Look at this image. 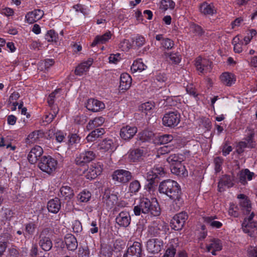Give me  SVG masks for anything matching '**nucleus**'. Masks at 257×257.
<instances>
[{
  "label": "nucleus",
  "mask_w": 257,
  "mask_h": 257,
  "mask_svg": "<svg viewBox=\"0 0 257 257\" xmlns=\"http://www.w3.org/2000/svg\"><path fill=\"white\" fill-rule=\"evenodd\" d=\"M158 191L160 193L166 195L179 205L183 202L181 187L175 181L167 179L162 181L159 184Z\"/></svg>",
  "instance_id": "nucleus-1"
},
{
  "label": "nucleus",
  "mask_w": 257,
  "mask_h": 257,
  "mask_svg": "<svg viewBox=\"0 0 257 257\" xmlns=\"http://www.w3.org/2000/svg\"><path fill=\"white\" fill-rule=\"evenodd\" d=\"M169 230L167 224L163 220L157 219L149 226V232L154 236L165 235Z\"/></svg>",
  "instance_id": "nucleus-2"
},
{
  "label": "nucleus",
  "mask_w": 257,
  "mask_h": 257,
  "mask_svg": "<svg viewBox=\"0 0 257 257\" xmlns=\"http://www.w3.org/2000/svg\"><path fill=\"white\" fill-rule=\"evenodd\" d=\"M57 161L51 156H42L39 163V168L49 174L52 173L56 169Z\"/></svg>",
  "instance_id": "nucleus-3"
},
{
  "label": "nucleus",
  "mask_w": 257,
  "mask_h": 257,
  "mask_svg": "<svg viewBox=\"0 0 257 257\" xmlns=\"http://www.w3.org/2000/svg\"><path fill=\"white\" fill-rule=\"evenodd\" d=\"M163 124L167 127H174L180 121V114L176 110L169 111L165 114L163 119Z\"/></svg>",
  "instance_id": "nucleus-4"
},
{
  "label": "nucleus",
  "mask_w": 257,
  "mask_h": 257,
  "mask_svg": "<svg viewBox=\"0 0 257 257\" xmlns=\"http://www.w3.org/2000/svg\"><path fill=\"white\" fill-rule=\"evenodd\" d=\"M133 176L131 172L123 170L118 169L114 171L112 175V179L122 184H126L132 178Z\"/></svg>",
  "instance_id": "nucleus-5"
},
{
  "label": "nucleus",
  "mask_w": 257,
  "mask_h": 257,
  "mask_svg": "<svg viewBox=\"0 0 257 257\" xmlns=\"http://www.w3.org/2000/svg\"><path fill=\"white\" fill-rule=\"evenodd\" d=\"M188 219V215L185 212H181L176 214L171 220L170 226L175 230L182 229Z\"/></svg>",
  "instance_id": "nucleus-6"
},
{
  "label": "nucleus",
  "mask_w": 257,
  "mask_h": 257,
  "mask_svg": "<svg viewBox=\"0 0 257 257\" xmlns=\"http://www.w3.org/2000/svg\"><path fill=\"white\" fill-rule=\"evenodd\" d=\"M150 206L151 201L149 199L141 198L139 203L134 206V214L137 216L141 215V213L147 214L149 213Z\"/></svg>",
  "instance_id": "nucleus-7"
},
{
  "label": "nucleus",
  "mask_w": 257,
  "mask_h": 257,
  "mask_svg": "<svg viewBox=\"0 0 257 257\" xmlns=\"http://www.w3.org/2000/svg\"><path fill=\"white\" fill-rule=\"evenodd\" d=\"M254 214L252 212L248 217H246L242 223V229L243 231L247 233L249 236L252 235V229L257 228V222L252 221Z\"/></svg>",
  "instance_id": "nucleus-8"
},
{
  "label": "nucleus",
  "mask_w": 257,
  "mask_h": 257,
  "mask_svg": "<svg viewBox=\"0 0 257 257\" xmlns=\"http://www.w3.org/2000/svg\"><path fill=\"white\" fill-rule=\"evenodd\" d=\"M142 244L138 241H135L127 248L123 257H142Z\"/></svg>",
  "instance_id": "nucleus-9"
},
{
  "label": "nucleus",
  "mask_w": 257,
  "mask_h": 257,
  "mask_svg": "<svg viewBox=\"0 0 257 257\" xmlns=\"http://www.w3.org/2000/svg\"><path fill=\"white\" fill-rule=\"evenodd\" d=\"M50 231V230L48 228H44L40 235L39 245L45 251L50 250L52 247V241L48 236Z\"/></svg>",
  "instance_id": "nucleus-10"
},
{
  "label": "nucleus",
  "mask_w": 257,
  "mask_h": 257,
  "mask_svg": "<svg viewBox=\"0 0 257 257\" xmlns=\"http://www.w3.org/2000/svg\"><path fill=\"white\" fill-rule=\"evenodd\" d=\"M102 170L103 165L101 163H93L86 171L85 177L89 180L94 179L101 173Z\"/></svg>",
  "instance_id": "nucleus-11"
},
{
  "label": "nucleus",
  "mask_w": 257,
  "mask_h": 257,
  "mask_svg": "<svg viewBox=\"0 0 257 257\" xmlns=\"http://www.w3.org/2000/svg\"><path fill=\"white\" fill-rule=\"evenodd\" d=\"M95 156V154L93 151H86L77 156L75 161L77 165L83 166L94 160Z\"/></svg>",
  "instance_id": "nucleus-12"
},
{
  "label": "nucleus",
  "mask_w": 257,
  "mask_h": 257,
  "mask_svg": "<svg viewBox=\"0 0 257 257\" xmlns=\"http://www.w3.org/2000/svg\"><path fill=\"white\" fill-rule=\"evenodd\" d=\"M163 245V241L161 239H150L147 242V249L149 252L157 253L161 250Z\"/></svg>",
  "instance_id": "nucleus-13"
},
{
  "label": "nucleus",
  "mask_w": 257,
  "mask_h": 257,
  "mask_svg": "<svg viewBox=\"0 0 257 257\" xmlns=\"http://www.w3.org/2000/svg\"><path fill=\"white\" fill-rule=\"evenodd\" d=\"M195 66L197 70L200 73H204L210 71L211 69V62L206 59H202L198 57L195 62Z\"/></svg>",
  "instance_id": "nucleus-14"
},
{
  "label": "nucleus",
  "mask_w": 257,
  "mask_h": 257,
  "mask_svg": "<svg viewBox=\"0 0 257 257\" xmlns=\"http://www.w3.org/2000/svg\"><path fill=\"white\" fill-rule=\"evenodd\" d=\"M43 153V149L39 146L33 147L28 155V160L32 164H35L38 160H40Z\"/></svg>",
  "instance_id": "nucleus-15"
},
{
  "label": "nucleus",
  "mask_w": 257,
  "mask_h": 257,
  "mask_svg": "<svg viewBox=\"0 0 257 257\" xmlns=\"http://www.w3.org/2000/svg\"><path fill=\"white\" fill-rule=\"evenodd\" d=\"M145 155L146 152L143 148L134 149L128 152V158L131 162H139L143 159Z\"/></svg>",
  "instance_id": "nucleus-16"
},
{
  "label": "nucleus",
  "mask_w": 257,
  "mask_h": 257,
  "mask_svg": "<svg viewBox=\"0 0 257 257\" xmlns=\"http://www.w3.org/2000/svg\"><path fill=\"white\" fill-rule=\"evenodd\" d=\"M85 106L88 110L93 112H97L105 108V105L102 102L93 98L89 99Z\"/></svg>",
  "instance_id": "nucleus-17"
},
{
  "label": "nucleus",
  "mask_w": 257,
  "mask_h": 257,
  "mask_svg": "<svg viewBox=\"0 0 257 257\" xmlns=\"http://www.w3.org/2000/svg\"><path fill=\"white\" fill-rule=\"evenodd\" d=\"M131 220L130 213L127 211H121L115 218L116 223L120 227H126Z\"/></svg>",
  "instance_id": "nucleus-18"
},
{
  "label": "nucleus",
  "mask_w": 257,
  "mask_h": 257,
  "mask_svg": "<svg viewBox=\"0 0 257 257\" xmlns=\"http://www.w3.org/2000/svg\"><path fill=\"white\" fill-rule=\"evenodd\" d=\"M222 243L220 240L217 238H212L210 241V243L206 245L207 252H211L212 255L216 254V251L222 249Z\"/></svg>",
  "instance_id": "nucleus-19"
},
{
  "label": "nucleus",
  "mask_w": 257,
  "mask_h": 257,
  "mask_svg": "<svg viewBox=\"0 0 257 257\" xmlns=\"http://www.w3.org/2000/svg\"><path fill=\"white\" fill-rule=\"evenodd\" d=\"M44 15V12L41 10H35L29 12L25 16L27 22L29 24H32L41 19Z\"/></svg>",
  "instance_id": "nucleus-20"
},
{
  "label": "nucleus",
  "mask_w": 257,
  "mask_h": 257,
  "mask_svg": "<svg viewBox=\"0 0 257 257\" xmlns=\"http://www.w3.org/2000/svg\"><path fill=\"white\" fill-rule=\"evenodd\" d=\"M112 33L108 31L102 35L96 36L93 41L92 42L91 46L94 47L98 44H103L108 42L111 39Z\"/></svg>",
  "instance_id": "nucleus-21"
},
{
  "label": "nucleus",
  "mask_w": 257,
  "mask_h": 257,
  "mask_svg": "<svg viewBox=\"0 0 257 257\" xmlns=\"http://www.w3.org/2000/svg\"><path fill=\"white\" fill-rule=\"evenodd\" d=\"M58 195L65 200H70L74 197V193L73 189L70 186H62L60 188Z\"/></svg>",
  "instance_id": "nucleus-22"
},
{
  "label": "nucleus",
  "mask_w": 257,
  "mask_h": 257,
  "mask_svg": "<svg viewBox=\"0 0 257 257\" xmlns=\"http://www.w3.org/2000/svg\"><path fill=\"white\" fill-rule=\"evenodd\" d=\"M64 242L68 250H75L78 247V242L76 237L71 234H67L64 237Z\"/></svg>",
  "instance_id": "nucleus-23"
},
{
  "label": "nucleus",
  "mask_w": 257,
  "mask_h": 257,
  "mask_svg": "<svg viewBox=\"0 0 257 257\" xmlns=\"http://www.w3.org/2000/svg\"><path fill=\"white\" fill-rule=\"evenodd\" d=\"M132 79L131 76L127 73H124L121 74L119 88L122 91L127 90L131 86Z\"/></svg>",
  "instance_id": "nucleus-24"
},
{
  "label": "nucleus",
  "mask_w": 257,
  "mask_h": 257,
  "mask_svg": "<svg viewBox=\"0 0 257 257\" xmlns=\"http://www.w3.org/2000/svg\"><path fill=\"white\" fill-rule=\"evenodd\" d=\"M200 12L205 15L212 16L217 13V10L213 3H203L200 6Z\"/></svg>",
  "instance_id": "nucleus-25"
},
{
  "label": "nucleus",
  "mask_w": 257,
  "mask_h": 257,
  "mask_svg": "<svg viewBox=\"0 0 257 257\" xmlns=\"http://www.w3.org/2000/svg\"><path fill=\"white\" fill-rule=\"evenodd\" d=\"M167 77L165 74L158 73L155 76L154 81L152 83L153 87L156 89H159L165 86Z\"/></svg>",
  "instance_id": "nucleus-26"
},
{
  "label": "nucleus",
  "mask_w": 257,
  "mask_h": 257,
  "mask_svg": "<svg viewBox=\"0 0 257 257\" xmlns=\"http://www.w3.org/2000/svg\"><path fill=\"white\" fill-rule=\"evenodd\" d=\"M93 63V59H89L86 61L82 62L77 67H76L75 73L77 75L81 76L84 73L87 72L90 67Z\"/></svg>",
  "instance_id": "nucleus-27"
},
{
  "label": "nucleus",
  "mask_w": 257,
  "mask_h": 257,
  "mask_svg": "<svg viewBox=\"0 0 257 257\" xmlns=\"http://www.w3.org/2000/svg\"><path fill=\"white\" fill-rule=\"evenodd\" d=\"M220 79L223 84L227 86L232 85L236 81V77L235 75L231 73L227 72L223 73L220 76Z\"/></svg>",
  "instance_id": "nucleus-28"
},
{
  "label": "nucleus",
  "mask_w": 257,
  "mask_h": 257,
  "mask_svg": "<svg viewBox=\"0 0 257 257\" xmlns=\"http://www.w3.org/2000/svg\"><path fill=\"white\" fill-rule=\"evenodd\" d=\"M171 172L179 177H185L188 176V172L185 167L181 163H178L171 167Z\"/></svg>",
  "instance_id": "nucleus-29"
},
{
  "label": "nucleus",
  "mask_w": 257,
  "mask_h": 257,
  "mask_svg": "<svg viewBox=\"0 0 257 257\" xmlns=\"http://www.w3.org/2000/svg\"><path fill=\"white\" fill-rule=\"evenodd\" d=\"M206 224L213 228H220L222 226V223L216 220L217 217L216 215L205 216L203 218Z\"/></svg>",
  "instance_id": "nucleus-30"
},
{
  "label": "nucleus",
  "mask_w": 257,
  "mask_h": 257,
  "mask_svg": "<svg viewBox=\"0 0 257 257\" xmlns=\"http://www.w3.org/2000/svg\"><path fill=\"white\" fill-rule=\"evenodd\" d=\"M47 208L49 212L57 213L61 208V202L59 198L55 197L50 200L47 203Z\"/></svg>",
  "instance_id": "nucleus-31"
},
{
  "label": "nucleus",
  "mask_w": 257,
  "mask_h": 257,
  "mask_svg": "<svg viewBox=\"0 0 257 257\" xmlns=\"http://www.w3.org/2000/svg\"><path fill=\"white\" fill-rule=\"evenodd\" d=\"M233 177L231 176L223 175L218 182V187L219 191H222L223 186L231 187L233 185Z\"/></svg>",
  "instance_id": "nucleus-32"
},
{
  "label": "nucleus",
  "mask_w": 257,
  "mask_h": 257,
  "mask_svg": "<svg viewBox=\"0 0 257 257\" xmlns=\"http://www.w3.org/2000/svg\"><path fill=\"white\" fill-rule=\"evenodd\" d=\"M165 174L164 168L157 165L151 171L148 172L149 179L153 181L156 178H159L160 176H163Z\"/></svg>",
  "instance_id": "nucleus-33"
},
{
  "label": "nucleus",
  "mask_w": 257,
  "mask_h": 257,
  "mask_svg": "<svg viewBox=\"0 0 257 257\" xmlns=\"http://www.w3.org/2000/svg\"><path fill=\"white\" fill-rule=\"evenodd\" d=\"M113 141L111 140H104L97 146V150L101 153L112 150L113 149Z\"/></svg>",
  "instance_id": "nucleus-34"
},
{
  "label": "nucleus",
  "mask_w": 257,
  "mask_h": 257,
  "mask_svg": "<svg viewBox=\"0 0 257 257\" xmlns=\"http://www.w3.org/2000/svg\"><path fill=\"white\" fill-rule=\"evenodd\" d=\"M253 175L254 173L250 172L247 169L242 170L238 174L239 181L242 184L244 185L247 183L246 179H247L248 180H251Z\"/></svg>",
  "instance_id": "nucleus-35"
},
{
  "label": "nucleus",
  "mask_w": 257,
  "mask_h": 257,
  "mask_svg": "<svg viewBox=\"0 0 257 257\" xmlns=\"http://www.w3.org/2000/svg\"><path fill=\"white\" fill-rule=\"evenodd\" d=\"M154 105L151 102H147L142 104L139 106V110L142 115H150L153 112Z\"/></svg>",
  "instance_id": "nucleus-36"
},
{
  "label": "nucleus",
  "mask_w": 257,
  "mask_h": 257,
  "mask_svg": "<svg viewBox=\"0 0 257 257\" xmlns=\"http://www.w3.org/2000/svg\"><path fill=\"white\" fill-rule=\"evenodd\" d=\"M25 232L23 233L25 238L32 237L35 232L37 224L34 222H29L24 225Z\"/></svg>",
  "instance_id": "nucleus-37"
},
{
  "label": "nucleus",
  "mask_w": 257,
  "mask_h": 257,
  "mask_svg": "<svg viewBox=\"0 0 257 257\" xmlns=\"http://www.w3.org/2000/svg\"><path fill=\"white\" fill-rule=\"evenodd\" d=\"M44 134L41 130H35L29 135L27 138L26 142L27 144L33 143L38 140L39 138H42Z\"/></svg>",
  "instance_id": "nucleus-38"
},
{
  "label": "nucleus",
  "mask_w": 257,
  "mask_h": 257,
  "mask_svg": "<svg viewBox=\"0 0 257 257\" xmlns=\"http://www.w3.org/2000/svg\"><path fill=\"white\" fill-rule=\"evenodd\" d=\"M147 66L144 64L142 59H140L134 61L131 66V69L132 72L135 73L138 71L142 72V71L145 70Z\"/></svg>",
  "instance_id": "nucleus-39"
},
{
  "label": "nucleus",
  "mask_w": 257,
  "mask_h": 257,
  "mask_svg": "<svg viewBox=\"0 0 257 257\" xmlns=\"http://www.w3.org/2000/svg\"><path fill=\"white\" fill-rule=\"evenodd\" d=\"M233 45L234 51L237 53H240L243 50V42L242 39H240V36L237 35L233 38L232 42Z\"/></svg>",
  "instance_id": "nucleus-40"
},
{
  "label": "nucleus",
  "mask_w": 257,
  "mask_h": 257,
  "mask_svg": "<svg viewBox=\"0 0 257 257\" xmlns=\"http://www.w3.org/2000/svg\"><path fill=\"white\" fill-rule=\"evenodd\" d=\"M104 133V130H93L87 136L86 139L88 142H92L101 137Z\"/></svg>",
  "instance_id": "nucleus-41"
},
{
  "label": "nucleus",
  "mask_w": 257,
  "mask_h": 257,
  "mask_svg": "<svg viewBox=\"0 0 257 257\" xmlns=\"http://www.w3.org/2000/svg\"><path fill=\"white\" fill-rule=\"evenodd\" d=\"M154 133L150 130H143L138 135V139L143 141H148L154 137Z\"/></svg>",
  "instance_id": "nucleus-42"
},
{
  "label": "nucleus",
  "mask_w": 257,
  "mask_h": 257,
  "mask_svg": "<svg viewBox=\"0 0 257 257\" xmlns=\"http://www.w3.org/2000/svg\"><path fill=\"white\" fill-rule=\"evenodd\" d=\"M104 122V118L103 117H96L89 121L87 125V128H95V127H99L102 125Z\"/></svg>",
  "instance_id": "nucleus-43"
},
{
  "label": "nucleus",
  "mask_w": 257,
  "mask_h": 257,
  "mask_svg": "<svg viewBox=\"0 0 257 257\" xmlns=\"http://www.w3.org/2000/svg\"><path fill=\"white\" fill-rule=\"evenodd\" d=\"M91 197V193L87 190H83L80 192L77 195V200L79 202L87 203L88 202Z\"/></svg>",
  "instance_id": "nucleus-44"
},
{
  "label": "nucleus",
  "mask_w": 257,
  "mask_h": 257,
  "mask_svg": "<svg viewBox=\"0 0 257 257\" xmlns=\"http://www.w3.org/2000/svg\"><path fill=\"white\" fill-rule=\"evenodd\" d=\"M183 158L184 156L182 155L171 154L167 159V161L173 166L178 163H181L183 161Z\"/></svg>",
  "instance_id": "nucleus-45"
},
{
  "label": "nucleus",
  "mask_w": 257,
  "mask_h": 257,
  "mask_svg": "<svg viewBox=\"0 0 257 257\" xmlns=\"http://www.w3.org/2000/svg\"><path fill=\"white\" fill-rule=\"evenodd\" d=\"M239 204L243 213L245 215L249 214L251 211V205L249 200L247 198L240 200Z\"/></svg>",
  "instance_id": "nucleus-46"
},
{
  "label": "nucleus",
  "mask_w": 257,
  "mask_h": 257,
  "mask_svg": "<svg viewBox=\"0 0 257 257\" xmlns=\"http://www.w3.org/2000/svg\"><path fill=\"white\" fill-rule=\"evenodd\" d=\"M54 64L53 59H46L41 61L39 64V69L42 71L48 70Z\"/></svg>",
  "instance_id": "nucleus-47"
},
{
  "label": "nucleus",
  "mask_w": 257,
  "mask_h": 257,
  "mask_svg": "<svg viewBox=\"0 0 257 257\" xmlns=\"http://www.w3.org/2000/svg\"><path fill=\"white\" fill-rule=\"evenodd\" d=\"M149 212L154 216H158L160 215L161 208L157 200L154 202H151Z\"/></svg>",
  "instance_id": "nucleus-48"
},
{
  "label": "nucleus",
  "mask_w": 257,
  "mask_h": 257,
  "mask_svg": "<svg viewBox=\"0 0 257 257\" xmlns=\"http://www.w3.org/2000/svg\"><path fill=\"white\" fill-rule=\"evenodd\" d=\"M137 132V130H120L119 134L122 139L128 140L132 138Z\"/></svg>",
  "instance_id": "nucleus-49"
},
{
  "label": "nucleus",
  "mask_w": 257,
  "mask_h": 257,
  "mask_svg": "<svg viewBox=\"0 0 257 257\" xmlns=\"http://www.w3.org/2000/svg\"><path fill=\"white\" fill-rule=\"evenodd\" d=\"M115 196L105 193L102 197V201L107 206L108 208L110 209L114 205Z\"/></svg>",
  "instance_id": "nucleus-50"
},
{
  "label": "nucleus",
  "mask_w": 257,
  "mask_h": 257,
  "mask_svg": "<svg viewBox=\"0 0 257 257\" xmlns=\"http://www.w3.org/2000/svg\"><path fill=\"white\" fill-rule=\"evenodd\" d=\"M141 184L138 180L132 181L129 185L128 190L131 193L136 194L140 190Z\"/></svg>",
  "instance_id": "nucleus-51"
},
{
  "label": "nucleus",
  "mask_w": 257,
  "mask_h": 257,
  "mask_svg": "<svg viewBox=\"0 0 257 257\" xmlns=\"http://www.w3.org/2000/svg\"><path fill=\"white\" fill-rule=\"evenodd\" d=\"M175 6V4L172 0H162L160 8L164 11L168 9L172 10L174 8Z\"/></svg>",
  "instance_id": "nucleus-52"
},
{
  "label": "nucleus",
  "mask_w": 257,
  "mask_h": 257,
  "mask_svg": "<svg viewBox=\"0 0 257 257\" xmlns=\"http://www.w3.org/2000/svg\"><path fill=\"white\" fill-rule=\"evenodd\" d=\"M247 135V136L244 139L245 141L244 142H246V144L248 145V148H252L255 146L253 140L254 134L251 130H249Z\"/></svg>",
  "instance_id": "nucleus-53"
},
{
  "label": "nucleus",
  "mask_w": 257,
  "mask_h": 257,
  "mask_svg": "<svg viewBox=\"0 0 257 257\" xmlns=\"http://www.w3.org/2000/svg\"><path fill=\"white\" fill-rule=\"evenodd\" d=\"M58 38V34L52 30L48 31L45 35V39L50 42H56Z\"/></svg>",
  "instance_id": "nucleus-54"
},
{
  "label": "nucleus",
  "mask_w": 257,
  "mask_h": 257,
  "mask_svg": "<svg viewBox=\"0 0 257 257\" xmlns=\"http://www.w3.org/2000/svg\"><path fill=\"white\" fill-rule=\"evenodd\" d=\"M161 45L164 49L169 50L173 47L174 44L173 41L170 39L165 38V39H162Z\"/></svg>",
  "instance_id": "nucleus-55"
},
{
  "label": "nucleus",
  "mask_w": 257,
  "mask_h": 257,
  "mask_svg": "<svg viewBox=\"0 0 257 257\" xmlns=\"http://www.w3.org/2000/svg\"><path fill=\"white\" fill-rule=\"evenodd\" d=\"M165 55L167 58H169L170 60L174 63L178 64L181 61L180 56L176 53H165Z\"/></svg>",
  "instance_id": "nucleus-56"
},
{
  "label": "nucleus",
  "mask_w": 257,
  "mask_h": 257,
  "mask_svg": "<svg viewBox=\"0 0 257 257\" xmlns=\"http://www.w3.org/2000/svg\"><path fill=\"white\" fill-rule=\"evenodd\" d=\"M256 34V32L255 30L252 29L248 31L246 35L243 38V41L245 45L248 44Z\"/></svg>",
  "instance_id": "nucleus-57"
},
{
  "label": "nucleus",
  "mask_w": 257,
  "mask_h": 257,
  "mask_svg": "<svg viewBox=\"0 0 257 257\" xmlns=\"http://www.w3.org/2000/svg\"><path fill=\"white\" fill-rule=\"evenodd\" d=\"M173 139V137L171 135L168 134L164 135L159 137V141L161 144H167L172 141Z\"/></svg>",
  "instance_id": "nucleus-58"
},
{
  "label": "nucleus",
  "mask_w": 257,
  "mask_h": 257,
  "mask_svg": "<svg viewBox=\"0 0 257 257\" xmlns=\"http://www.w3.org/2000/svg\"><path fill=\"white\" fill-rule=\"evenodd\" d=\"M215 170L216 172H219L221 170V166L223 163V159L219 157H216L214 159Z\"/></svg>",
  "instance_id": "nucleus-59"
},
{
  "label": "nucleus",
  "mask_w": 257,
  "mask_h": 257,
  "mask_svg": "<svg viewBox=\"0 0 257 257\" xmlns=\"http://www.w3.org/2000/svg\"><path fill=\"white\" fill-rule=\"evenodd\" d=\"M108 59L109 63L116 64L121 59V55L119 53L110 54Z\"/></svg>",
  "instance_id": "nucleus-60"
},
{
  "label": "nucleus",
  "mask_w": 257,
  "mask_h": 257,
  "mask_svg": "<svg viewBox=\"0 0 257 257\" xmlns=\"http://www.w3.org/2000/svg\"><path fill=\"white\" fill-rule=\"evenodd\" d=\"M246 148H248V145L246 144V142H240L236 145V151L239 154H241L244 152V149Z\"/></svg>",
  "instance_id": "nucleus-61"
},
{
  "label": "nucleus",
  "mask_w": 257,
  "mask_h": 257,
  "mask_svg": "<svg viewBox=\"0 0 257 257\" xmlns=\"http://www.w3.org/2000/svg\"><path fill=\"white\" fill-rule=\"evenodd\" d=\"M89 254V250L87 246L79 247L78 255L81 257H88Z\"/></svg>",
  "instance_id": "nucleus-62"
},
{
  "label": "nucleus",
  "mask_w": 257,
  "mask_h": 257,
  "mask_svg": "<svg viewBox=\"0 0 257 257\" xmlns=\"http://www.w3.org/2000/svg\"><path fill=\"white\" fill-rule=\"evenodd\" d=\"M176 252V250L175 247L173 246H171L166 250L163 257H174Z\"/></svg>",
  "instance_id": "nucleus-63"
},
{
  "label": "nucleus",
  "mask_w": 257,
  "mask_h": 257,
  "mask_svg": "<svg viewBox=\"0 0 257 257\" xmlns=\"http://www.w3.org/2000/svg\"><path fill=\"white\" fill-rule=\"evenodd\" d=\"M73 230L75 233H79L82 230L81 223L78 220H75L73 224Z\"/></svg>",
  "instance_id": "nucleus-64"
}]
</instances>
